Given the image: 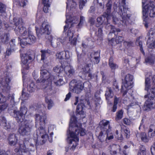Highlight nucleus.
<instances>
[{
    "label": "nucleus",
    "mask_w": 155,
    "mask_h": 155,
    "mask_svg": "<svg viewBox=\"0 0 155 155\" xmlns=\"http://www.w3.org/2000/svg\"><path fill=\"white\" fill-rule=\"evenodd\" d=\"M109 20H107V21L105 22L104 23V24L105 25V28L107 30H110V32L109 34V35H110L111 33H112V32H111V31L112 30H113L114 28V27L112 25H111L110 24V23L109 22Z\"/></svg>",
    "instance_id": "nucleus-30"
},
{
    "label": "nucleus",
    "mask_w": 155,
    "mask_h": 155,
    "mask_svg": "<svg viewBox=\"0 0 155 155\" xmlns=\"http://www.w3.org/2000/svg\"><path fill=\"white\" fill-rule=\"evenodd\" d=\"M136 43L137 45H138L140 47V51L143 53V54H144V51L143 50L142 46V42L138 38L137 39Z\"/></svg>",
    "instance_id": "nucleus-40"
},
{
    "label": "nucleus",
    "mask_w": 155,
    "mask_h": 155,
    "mask_svg": "<svg viewBox=\"0 0 155 155\" xmlns=\"http://www.w3.org/2000/svg\"><path fill=\"white\" fill-rule=\"evenodd\" d=\"M21 61L23 68L27 70L29 69L32 61V54L28 52L24 54L21 57Z\"/></svg>",
    "instance_id": "nucleus-8"
},
{
    "label": "nucleus",
    "mask_w": 155,
    "mask_h": 155,
    "mask_svg": "<svg viewBox=\"0 0 155 155\" xmlns=\"http://www.w3.org/2000/svg\"><path fill=\"white\" fill-rule=\"evenodd\" d=\"M81 124L77 123L76 118L73 116L71 119L68 133H69L71 137H74V140L78 141V135L80 134L81 136H83L86 134L85 130L81 128Z\"/></svg>",
    "instance_id": "nucleus-3"
},
{
    "label": "nucleus",
    "mask_w": 155,
    "mask_h": 155,
    "mask_svg": "<svg viewBox=\"0 0 155 155\" xmlns=\"http://www.w3.org/2000/svg\"><path fill=\"white\" fill-rule=\"evenodd\" d=\"M15 151L17 153V155H29V153L27 149H26L25 145L21 144L20 145V149H15Z\"/></svg>",
    "instance_id": "nucleus-16"
},
{
    "label": "nucleus",
    "mask_w": 155,
    "mask_h": 155,
    "mask_svg": "<svg viewBox=\"0 0 155 155\" xmlns=\"http://www.w3.org/2000/svg\"><path fill=\"white\" fill-rule=\"evenodd\" d=\"M102 104V102H96L95 103V108L96 110H99L101 107V104Z\"/></svg>",
    "instance_id": "nucleus-61"
},
{
    "label": "nucleus",
    "mask_w": 155,
    "mask_h": 155,
    "mask_svg": "<svg viewBox=\"0 0 155 155\" xmlns=\"http://www.w3.org/2000/svg\"><path fill=\"white\" fill-rule=\"evenodd\" d=\"M3 126H4V128L5 129H10L11 128V125L9 123H7L5 120L3 121Z\"/></svg>",
    "instance_id": "nucleus-48"
},
{
    "label": "nucleus",
    "mask_w": 155,
    "mask_h": 155,
    "mask_svg": "<svg viewBox=\"0 0 155 155\" xmlns=\"http://www.w3.org/2000/svg\"><path fill=\"white\" fill-rule=\"evenodd\" d=\"M112 5V2L111 0H109L106 4V11L103 13L102 15L103 16L107 17V20H109L110 18V12Z\"/></svg>",
    "instance_id": "nucleus-13"
},
{
    "label": "nucleus",
    "mask_w": 155,
    "mask_h": 155,
    "mask_svg": "<svg viewBox=\"0 0 155 155\" xmlns=\"http://www.w3.org/2000/svg\"><path fill=\"white\" fill-rule=\"evenodd\" d=\"M146 153L145 149L143 147H142L140 149L137 155H146Z\"/></svg>",
    "instance_id": "nucleus-58"
},
{
    "label": "nucleus",
    "mask_w": 155,
    "mask_h": 155,
    "mask_svg": "<svg viewBox=\"0 0 155 155\" xmlns=\"http://www.w3.org/2000/svg\"><path fill=\"white\" fill-rule=\"evenodd\" d=\"M102 121L100 123L101 125V131L100 132L99 135L97 137L98 139L100 142L101 143L107 141L106 134L105 132V129H106V127L102 123Z\"/></svg>",
    "instance_id": "nucleus-12"
},
{
    "label": "nucleus",
    "mask_w": 155,
    "mask_h": 155,
    "mask_svg": "<svg viewBox=\"0 0 155 155\" xmlns=\"http://www.w3.org/2000/svg\"><path fill=\"white\" fill-rule=\"evenodd\" d=\"M106 100L108 102L110 101V99L114 96V93L110 87H107L105 94Z\"/></svg>",
    "instance_id": "nucleus-21"
},
{
    "label": "nucleus",
    "mask_w": 155,
    "mask_h": 155,
    "mask_svg": "<svg viewBox=\"0 0 155 155\" xmlns=\"http://www.w3.org/2000/svg\"><path fill=\"white\" fill-rule=\"evenodd\" d=\"M66 25L64 26V31H65L69 27V24L68 23L71 24V27L73 26V25L74 22V21L72 20V18L70 17L69 15H66Z\"/></svg>",
    "instance_id": "nucleus-23"
},
{
    "label": "nucleus",
    "mask_w": 155,
    "mask_h": 155,
    "mask_svg": "<svg viewBox=\"0 0 155 155\" xmlns=\"http://www.w3.org/2000/svg\"><path fill=\"white\" fill-rule=\"evenodd\" d=\"M8 143L11 146L15 145L17 143L18 139L15 135L14 134H11L8 137Z\"/></svg>",
    "instance_id": "nucleus-20"
},
{
    "label": "nucleus",
    "mask_w": 155,
    "mask_h": 155,
    "mask_svg": "<svg viewBox=\"0 0 155 155\" xmlns=\"http://www.w3.org/2000/svg\"><path fill=\"white\" fill-rule=\"evenodd\" d=\"M123 112L122 110L118 111L116 114V120H118L121 119L123 117Z\"/></svg>",
    "instance_id": "nucleus-36"
},
{
    "label": "nucleus",
    "mask_w": 155,
    "mask_h": 155,
    "mask_svg": "<svg viewBox=\"0 0 155 155\" xmlns=\"http://www.w3.org/2000/svg\"><path fill=\"white\" fill-rule=\"evenodd\" d=\"M63 68L62 64L61 65H57L54 68L53 70L54 71L57 73H60L63 71Z\"/></svg>",
    "instance_id": "nucleus-34"
},
{
    "label": "nucleus",
    "mask_w": 155,
    "mask_h": 155,
    "mask_svg": "<svg viewBox=\"0 0 155 155\" xmlns=\"http://www.w3.org/2000/svg\"><path fill=\"white\" fill-rule=\"evenodd\" d=\"M83 104L81 103L78 104L77 106L76 109V113L79 114H83L84 113L83 110V107H82Z\"/></svg>",
    "instance_id": "nucleus-33"
},
{
    "label": "nucleus",
    "mask_w": 155,
    "mask_h": 155,
    "mask_svg": "<svg viewBox=\"0 0 155 155\" xmlns=\"http://www.w3.org/2000/svg\"><path fill=\"white\" fill-rule=\"evenodd\" d=\"M151 152L152 155H155V142L151 148Z\"/></svg>",
    "instance_id": "nucleus-64"
},
{
    "label": "nucleus",
    "mask_w": 155,
    "mask_h": 155,
    "mask_svg": "<svg viewBox=\"0 0 155 155\" xmlns=\"http://www.w3.org/2000/svg\"><path fill=\"white\" fill-rule=\"evenodd\" d=\"M9 39V35L8 33L0 34V42L5 43L8 42Z\"/></svg>",
    "instance_id": "nucleus-24"
},
{
    "label": "nucleus",
    "mask_w": 155,
    "mask_h": 155,
    "mask_svg": "<svg viewBox=\"0 0 155 155\" xmlns=\"http://www.w3.org/2000/svg\"><path fill=\"white\" fill-rule=\"evenodd\" d=\"M84 87V83L81 81L74 79L70 83V90L77 94L80 93Z\"/></svg>",
    "instance_id": "nucleus-6"
},
{
    "label": "nucleus",
    "mask_w": 155,
    "mask_h": 155,
    "mask_svg": "<svg viewBox=\"0 0 155 155\" xmlns=\"http://www.w3.org/2000/svg\"><path fill=\"white\" fill-rule=\"evenodd\" d=\"M32 126L29 124H25L20 127L19 132L21 135H25L28 134L31 130Z\"/></svg>",
    "instance_id": "nucleus-14"
},
{
    "label": "nucleus",
    "mask_w": 155,
    "mask_h": 155,
    "mask_svg": "<svg viewBox=\"0 0 155 155\" xmlns=\"http://www.w3.org/2000/svg\"><path fill=\"white\" fill-rule=\"evenodd\" d=\"M88 0H79V8L80 9H82L84 6L87 2Z\"/></svg>",
    "instance_id": "nucleus-37"
},
{
    "label": "nucleus",
    "mask_w": 155,
    "mask_h": 155,
    "mask_svg": "<svg viewBox=\"0 0 155 155\" xmlns=\"http://www.w3.org/2000/svg\"><path fill=\"white\" fill-rule=\"evenodd\" d=\"M83 70L84 75L89 72L90 71V69L88 65H87L86 66L84 67V68H83Z\"/></svg>",
    "instance_id": "nucleus-50"
},
{
    "label": "nucleus",
    "mask_w": 155,
    "mask_h": 155,
    "mask_svg": "<svg viewBox=\"0 0 155 155\" xmlns=\"http://www.w3.org/2000/svg\"><path fill=\"white\" fill-rule=\"evenodd\" d=\"M74 34V32L73 31H71L70 30H69L67 34V38L69 40V41H70L71 40V38H72Z\"/></svg>",
    "instance_id": "nucleus-44"
},
{
    "label": "nucleus",
    "mask_w": 155,
    "mask_h": 155,
    "mask_svg": "<svg viewBox=\"0 0 155 155\" xmlns=\"http://www.w3.org/2000/svg\"><path fill=\"white\" fill-rule=\"evenodd\" d=\"M124 40V37L120 35H117L116 37L115 41L117 44L121 42Z\"/></svg>",
    "instance_id": "nucleus-54"
},
{
    "label": "nucleus",
    "mask_w": 155,
    "mask_h": 155,
    "mask_svg": "<svg viewBox=\"0 0 155 155\" xmlns=\"http://www.w3.org/2000/svg\"><path fill=\"white\" fill-rule=\"evenodd\" d=\"M100 92L99 91H97L96 92L95 94L94 100L95 102H101V98L100 96Z\"/></svg>",
    "instance_id": "nucleus-38"
},
{
    "label": "nucleus",
    "mask_w": 155,
    "mask_h": 155,
    "mask_svg": "<svg viewBox=\"0 0 155 155\" xmlns=\"http://www.w3.org/2000/svg\"><path fill=\"white\" fill-rule=\"evenodd\" d=\"M13 20L15 25L18 26L16 28V33L18 35H20L18 38L20 39L21 45H25L34 43L36 41L35 37L31 33H28L26 28L23 27L22 19L14 18Z\"/></svg>",
    "instance_id": "nucleus-1"
},
{
    "label": "nucleus",
    "mask_w": 155,
    "mask_h": 155,
    "mask_svg": "<svg viewBox=\"0 0 155 155\" xmlns=\"http://www.w3.org/2000/svg\"><path fill=\"white\" fill-rule=\"evenodd\" d=\"M64 54V52L63 51H61L57 53L56 54V58L60 60H62L64 59V58L63 55Z\"/></svg>",
    "instance_id": "nucleus-43"
},
{
    "label": "nucleus",
    "mask_w": 155,
    "mask_h": 155,
    "mask_svg": "<svg viewBox=\"0 0 155 155\" xmlns=\"http://www.w3.org/2000/svg\"><path fill=\"white\" fill-rule=\"evenodd\" d=\"M148 135L150 137H153L155 135V125H151L148 130Z\"/></svg>",
    "instance_id": "nucleus-28"
},
{
    "label": "nucleus",
    "mask_w": 155,
    "mask_h": 155,
    "mask_svg": "<svg viewBox=\"0 0 155 155\" xmlns=\"http://www.w3.org/2000/svg\"><path fill=\"white\" fill-rule=\"evenodd\" d=\"M50 26L45 22H44L42 24L41 27L39 30V33L42 35L51 32Z\"/></svg>",
    "instance_id": "nucleus-17"
},
{
    "label": "nucleus",
    "mask_w": 155,
    "mask_h": 155,
    "mask_svg": "<svg viewBox=\"0 0 155 155\" xmlns=\"http://www.w3.org/2000/svg\"><path fill=\"white\" fill-rule=\"evenodd\" d=\"M113 58L111 57L109 59V64L111 69L115 70L118 67V65L113 62Z\"/></svg>",
    "instance_id": "nucleus-32"
},
{
    "label": "nucleus",
    "mask_w": 155,
    "mask_h": 155,
    "mask_svg": "<svg viewBox=\"0 0 155 155\" xmlns=\"http://www.w3.org/2000/svg\"><path fill=\"white\" fill-rule=\"evenodd\" d=\"M140 137L143 141L147 142L149 141V139L148 137L147 136L146 134L144 132H142L141 133Z\"/></svg>",
    "instance_id": "nucleus-35"
},
{
    "label": "nucleus",
    "mask_w": 155,
    "mask_h": 155,
    "mask_svg": "<svg viewBox=\"0 0 155 155\" xmlns=\"http://www.w3.org/2000/svg\"><path fill=\"white\" fill-rule=\"evenodd\" d=\"M150 37H152V38H150V40L151 41H155V29H151L149 32L147 34V38L148 39L147 40H149V38Z\"/></svg>",
    "instance_id": "nucleus-25"
},
{
    "label": "nucleus",
    "mask_w": 155,
    "mask_h": 155,
    "mask_svg": "<svg viewBox=\"0 0 155 155\" xmlns=\"http://www.w3.org/2000/svg\"><path fill=\"white\" fill-rule=\"evenodd\" d=\"M127 89V88H125L124 87V85H122V88L121 90V92L123 93V96H124L127 93V90L128 89Z\"/></svg>",
    "instance_id": "nucleus-56"
},
{
    "label": "nucleus",
    "mask_w": 155,
    "mask_h": 155,
    "mask_svg": "<svg viewBox=\"0 0 155 155\" xmlns=\"http://www.w3.org/2000/svg\"><path fill=\"white\" fill-rule=\"evenodd\" d=\"M105 18L107 19V17L103 16L102 15L101 16L98 17L97 19V23L96 25V27H98L102 25L104 23Z\"/></svg>",
    "instance_id": "nucleus-26"
},
{
    "label": "nucleus",
    "mask_w": 155,
    "mask_h": 155,
    "mask_svg": "<svg viewBox=\"0 0 155 155\" xmlns=\"http://www.w3.org/2000/svg\"><path fill=\"white\" fill-rule=\"evenodd\" d=\"M90 56L91 59L94 58V62L95 63L97 64L100 61V53L98 52L92 53L90 54Z\"/></svg>",
    "instance_id": "nucleus-22"
},
{
    "label": "nucleus",
    "mask_w": 155,
    "mask_h": 155,
    "mask_svg": "<svg viewBox=\"0 0 155 155\" xmlns=\"http://www.w3.org/2000/svg\"><path fill=\"white\" fill-rule=\"evenodd\" d=\"M147 97L148 99L145 102L143 107L144 111H149L150 109L155 108V96L153 95L152 96L150 94L145 95V98Z\"/></svg>",
    "instance_id": "nucleus-7"
},
{
    "label": "nucleus",
    "mask_w": 155,
    "mask_h": 155,
    "mask_svg": "<svg viewBox=\"0 0 155 155\" xmlns=\"http://www.w3.org/2000/svg\"><path fill=\"white\" fill-rule=\"evenodd\" d=\"M152 38V37H150L149 38ZM147 45L149 49L155 48V41L150 40V39H149V40L147 41Z\"/></svg>",
    "instance_id": "nucleus-31"
},
{
    "label": "nucleus",
    "mask_w": 155,
    "mask_h": 155,
    "mask_svg": "<svg viewBox=\"0 0 155 155\" xmlns=\"http://www.w3.org/2000/svg\"><path fill=\"white\" fill-rule=\"evenodd\" d=\"M27 90L30 92L34 91L36 88V86L34 82L30 79L27 80Z\"/></svg>",
    "instance_id": "nucleus-19"
},
{
    "label": "nucleus",
    "mask_w": 155,
    "mask_h": 155,
    "mask_svg": "<svg viewBox=\"0 0 155 155\" xmlns=\"http://www.w3.org/2000/svg\"><path fill=\"white\" fill-rule=\"evenodd\" d=\"M32 75L35 80L37 81H38L39 78H38V71H34L32 74Z\"/></svg>",
    "instance_id": "nucleus-59"
},
{
    "label": "nucleus",
    "mask_w": 155,
    "mask_h": 155,
    "mask_svg": "<svg viewBox=\"0 0 155 155\" xmlns=\"http://www.w3.org/2000/svg\"><path fill=\"white\" fill-rule=\"evenodd\" d=\"M40 51L41 52V60L43 61H44L46 58V56L47 54H49L51 52V51L48 49L41 50Z\"/></svg>",
    "instance_id": "nucleus-27"
},
{
    "label": "nucleus",
    "mask_w": 155,
    "mask_h": 155,
    "mask_svg": "<svg viewBox=\"0 0 155 155\" xmlns=\"http://www.w3.org/2000/svg\"><path fill=\"white\" fill-rule=\"evenodd\" d=\"M70 136L71 138H72V139H71L69 140L70 144H72L73 141H74L75 142V144L73 145L71 147V149H72V150H73L75 148L76 146H77V142H78L79 140L77 141L76 140H74V137H71L70 135Z\"/></svg>",
    "instance_id": "nucleus-45"
},
{
    "label": "nucleus",
    "mask_w": 155,
    "mask_h": 155,
    "mask_svg": "<svg viewBox=\"0 0 155 155\" xmlns=\"http://www.w3.org/2000/svg\"><path fill=\"white\" fill-rule=\"evenodd\" d=\"M124 81L123 82V84L125 88L130 89L131 87V85L133 84L132 81L133 79V76L132 75L128 74L125 75L124 77Z\"/></svg>",
    "instance_id": "nucleus-11"
},
{
    "label": "nucleus",
    "mask_w": 155,
    "mask_h": 155,
    "mask_svg": "<svg viewBox=\"0 0 155 155\" xmlns=\"http://www.w3.org/2000/svg\"><path fill=\"white\" fill-rule=\"evenodd\" d=\"M64 70L67 76L69 78L72 77L74 74L75 71L74 68L69 65L65 66Z\"/></svg>",
    "instance_id": "nucleus-15"
},
{
    "label": "nucleus",
    "mask_w": 155,
    "mask_h": 155,
    "mask_svg": "<svg viewBox=\"0 0 155 155\" xmlns=\"http://www.w3.org/2000/svg\"><path fill=\"white\" fill-rule=\"evenodd\" d=\"M58 40H56L55 41H54V42H52V41L51 42V46L54 48H56L58 46V43H59V42L57 43Z\"/></svg>",
    "instance_id": "nucleus-63"
},
{
    "label": "nucleus",
    "mask_w": 155,
    "mask_h": 155,
    "mask_svg": "<svg viewBox=\"0 0 155 155\" xmlns=\"http://www.w3.org/2000/svg\"><path fill=\"white\" fill-rule=\"evenodd\" d=\"M50 33L51 32L49 33H47L45 34V35L46 39L49 41L51 42L52 41V40L53 39V37L52 35H50Z\"/></svg>",
    "instance_id": "nucleus-52"
},
{
    "label": "nucleus",
    "mask_w": 155,
    "mask_h": 155,
    "mask_svg": "<svg viewBox=\"0 0 155 155\" xmlns=\"http://www.w3.org/2000/svg\"><path fill=\"white\" fill-rule=\"evenodd\" d=\"M63 80L61 79H59L58 80L56 81H54V83L55 84L58 86H60L61 85L63 84Z\"/></svg>",
    "instance_id": "nucleus-60"
},
{
    "label": "nucleus",
    "mask_w": 155,
    "mask_h": 155,
    "mask_svg": "<svg viewBox=\"0 0 155 155\" xmlns=\"http://www.w3.org/2000/svg\"><path fill=\"white\" fill-rule=\"evenodd\" d=\"M6 101V98L0 94V104L3 103Z\"/></svg>",
    "instance_id": "nucleus-62"
},
{
    "label": "nucleus",
    "mask_w": 155,
    "mask_h": 155,
    "mask_svg": "<svg viewBox=\"0 0 155 155\" xmlns=\"http://www.w3.org/2000/svg\"><path fill=\"white\" fill-rule=\"evenodd\" d=\"M150 78H146L145 79V90L147 91H149L148 88L150 87Z\"/></svg>",
    "instance_id": "nucleus-42"
},
{
    "label": "nucleus",
    "mask_w": 155,
    "mask_h": 155,
    "mask_svg": "<svg viewBox=\"0 0 155 155\" xmlns=\"http://www.w3.org/2000/svg\"><path fill=\"white\" fill-rule=\"evenodd\" d=\"M85 18L83 16H81L80 17V21L78 25V28H81L82 26L84 21H85Z\"/></svg>",
    "instance_id": "nucleus-46"
},
{
    "label": "nucleus",
    "mask_w": 155,
    "mask_h": 155,
    "mask_svg": "<svg viewBox=\"0 0 155 155\" xmlns=\"http://www.w3.org/2000/svg\"><path fill=\"white\" fill-rule=\"evenodd\" d=\"M127 10L128 8L126 6L125 0H122L119 6L117 13L121 17L122 20L121 21L123 25H126V21L130 19L131 17L130 14L127 13Z\"/></svg>",
    "instance_id": "nucleus-4"
},
{
    "label": "nucleus",
    "mask_w": 155,
    "mask_h": 155,
    "mask_svg": "<svg viewBox=\"0 0 155 155\" xmlns=\"http://www.w3.org/2000/svg\"><path fill=\"white\" fill-rule=\"evenodd\" d=\"M10 81V76L6 74L3 78L0 80V91L1 90L5 91L9 90L10 88L9 85Z\"/></svg>",
    "instance_id": "nucleus-9"
},
{
    "label": "nucleus",
    "mask_w": 155,
    "mask_h": 155,
    "mask_svg": "<svg viewBox=\"0 0 155 155\" xmlns=\"http://www.w3.org/2000/svg\"><path fill=\"white\" fill-rule=\"evenodd\" d=\"M40 108L41 109L40 111H39V134L41 138L40 140V144L42 145L47 141L48 135L45 127L47 117L45 112L46 107L43 104H41L40 105Z\"/></svg>",
    "instance_id": "nucleus-2"
},
{
    "label": "nucleus",
    "mask_w": 155,
    "mask_h": 155,
    "mask_svg": "<svg viewBox=\"0 0 155 155\" xmlns=\"http://www.w3.org/2000/svg\"><path fill=\"white\" fill-rule=\"evenodd\" d=\"M92 74L89 72L84 75L83 78L85 79L89 80L92 78Z\"/></svg>",
    "instance_id": "nucleus-53"
},
{
    "label": "nucleus",
    "mask_w": 155,
    "mask_h": 155,
    "mask_svg": "<svg viewBox=\"0 0 155 155\" xmlns=\"http://www.w3.org/2000/svg\"><path fill=\"white\" fill-rule=\"evenodd\" d=\"M143 17L147 18L148 16L150 17H155V6L153 2H150L143 7Z\"/></svg>",
    "instance_id": "nucleus-5"
},
{
    "label": "nucleus",
    "mask_w": 155,
    "mask_h": 155,
    "mask_svg": "<svg viewBox=\"0 0 155 155\" xmlns=\"http://www.w3.org/2000/svg\"><path fill=\"white\" fill-rule=\"evenodd\" d=\"M121 30L119 28H116L114 27V29L113 30H112L111 32H112V33H114V35H120L118 33L121 31Z\"/></svg>",
    "instance_id": "nucleus-57"
},
{
    "label": "nucleus",
    "mask_w": 155,
    "mask_h": 155,
    "mask_svg": "<svg viewBox=\"0 0 155 155\" xmlns=\"http://www.w3.org/2000/svg\"><path fill=\"white\" fill-rule=\"evenodd\" d=\"M45 101L48 104V109H50L53 105V103L51 99H49L47 97L45 98Z\"/></svg>",
    "instance_id": "nucleus-41"
},
{
    "label": "nucleus",
    "mask_w": 155,
    "mask_h": 155,
    "mask_svg": "<svg viewBox=\"0 0 155 155\" xmlns=\"http://www.w3.org/2000/svg\"><path fill=\"white\" fill-rule=\"evenodd\" d=\"M150 87L148 88L149 91H147L149 93L147 94H150V95L152 96L153 95L155 96L154 94L155 93V86L153 85L152 86L151 88L150 89Z\"/></svg>",
    "instance_id": "nucleus-47"
},
{
    "label": "nucleus",
    "mask_w": 155,
    "mask_h": 155,
    "mask_svg": "<svg viewBox=\"0 0 155 155\" xmlns=\"http://www.w3.org/2000/svg\"><path fill=\"white\" fill-rule=\"evenodd\" d=\"M27 112V108L25 106L21 107H20V111L18 112V114L19 115V117H16V120L18 122H22L23 121V119L21 117H22L26 114Z\"/></svg>",
    "instance_id": "nucleus-18"
},
{
    "label": "nucleus",
    "mask_w": 155,
    "mask_h": 155,
    "mask_svg": "<svg viewBox=\"0 0 155 155\" xmlns=\"http://www.w3.org/2000/svg\"><path fill=\"white\" fill-rule=\"evenodd\" d=\"M6 6L1 2H0V13H5Z\"/></svg>",
    "instance_id": "nucleus-49"
},
{
    "label": "nucleus",
    "mask_w": 155,
    "mask_h": 155,
    "mask_svg": "<svg viewBox=\"0 0 155 155\" xmlns=\"http://www.w3.org/2000/svg\"><path fill=\"white\" fill-rule=\"evenodd\" d=\"M18 0H13V2L14 3L17 2V3L16 4H18L20 6L22 7H24V6H25L28 2V1H27V0H25L23 2H22V4H21L19 2Z\"/></svg>",
    "instance_id": "nucleus-55"
},
{
    "label": "nucleus",
    "mask_w": 155,
    "mask_h": 155,
    "mask_svg": "<svg viewBox=\"0 0 155 155\" xmlns=\"http://www.w3.org/2000/svg\"><path fill=\"white\" fill-rule=\"evenodd\" d=\"M120 137H119L118 134V131L117 130H116L115 132V137L118 140H121L123 139L122 135V134H120Z\"/></svg>",
    "instance_id": "nucleus-51"
},
{
    "label": "nucleus",
    "mask_w": 155,
    "mask_h": 155,
    "mask_svg": "<svg viewBox=\"0 0 155 155\" xmlns=\"http://www.w3.org/2000/svg\"><path fill=\"white\" fill-rule=\"evenodd\" d=\"M109 122L108 121L102 120V123L106 127L105 132L106 134V140H110L114 138L112 133L111 132V127L109 124Z\"/></svg>",
    "instance_id": "nucleus-10"
},
{
    "label": "nucleus",
    "mask_w": 155,
    "mask_h": 155,
    "mask_svg": "<svg viewBox=\"0 0 155 155\" xmlns=\"http://www.w3.org/2000/svg\"><path fill=\"white\" fill-rule=\"evenodd\" d=\"M155 59V55L151 54L145 59V61L149 64H153Z\"/></svg>",
    "instance_id": "nucleus-29"
},
{
    "label": "nucleus",
    "mask_w": 155,
    "mask_h": 155,
    "mask_svg": "<svg viewBox=\"0 0 155 155\" xmlns=\"http://www.w3.org/2000/svg\"><path fill=\"white\" fill-rule=\"evenodd\" d=\"M47 73V71L45 70H43L42 71H41V79H42V81H43L44 80H45L46 79V78H45L46 77V74Z\"/></svg>",
    "instance_id": "nucleus-39"
}]
</instances>
